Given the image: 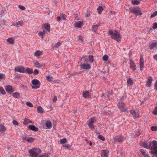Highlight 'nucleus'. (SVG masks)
Instances as JSON below:
<instances>
[{"instance_id":"40","label":"nucleus","mask_w":157,"mask_h":157,"mask_svg":"<svg viewBox=\"0 0 157 157\" xmlns=\"http://www.w3.org/2000/svg\"><path fill=\"white\" fill-rule=\"evenodd\" d=\"M34 64L35 66L37 68H40L42 66L41 64L37 62L35 63Z\"/></svg>"},{"instance_id":"34","label":"nucleus","mask_w":157,"mask_h":157,"mask_svg":"<svg viewBox=\"0 0 157 157\" xmlns=\"http://www.w3.org/2000/svg\"><path fill=\"white\" fill-rule=\"evenodd\" d=\"M60 143L61 144H64L67 143V141L66 138H64L61 139L60 141Z\"/></svg>"},{"instance_id":"47","label":"nucleus","mask_w":157,"mask_h":157,"mask_svg":"<svg viewBox=\"0 0 157 157\" xmlns=\"http://www.w3.org/2000/svg\"><path fill=\"white\" fill-rule=\"evenodd\" d=\"M89 59L90 62L93 63V56L90 55L89 56Z\"/></svg>"},{"instance_id":"60","label":"nucleus","mask_w":157,"mask_h":157,"mask_svg":"<svg viewBox=\"0 0 157 157\" xmlns=\"http://www.w3.org/2000/svg\"><path fill=\"white\" fill-rule=\"evenodd\" d=\"M34 74H38L39 73V71L37 69H35L34 71Z\"/></svg>"},{"instance_id":"10","label":"nucleus","mask_w":157,"mask_h":157,"mask_svg":"<svg viewBox=\"0 0 157 157\" xmlns=\"http://www.w3.org/2000/svg\"><path fill=\"white\" fill-rule=\"evenodd\" d=\"M149 48L151 49H155L157 48V41H154L150 43Z\"/></svg>"},{"instance_id":"58","label":"nucleus","mask_w":157,"mask_h":157,"mask_svg":"<svg viewBox=\"0 0 157 157\" xmlns=\"http://www.w3.org/2000/svg\"><path fill=\"white\" fill-rule=\"evenodd\" d=\"M28 136H24L23 137L22 140L24 142H25V141H27V139Z\"/></svg>"},{"instance_id":"57","label":"nucleus","mask_w":157,"mask_h":157,"mask_svg":"<svg viewBox=\"0 0 157 157\" xmlns=\"http://www.w3.org/2000/svg\"><path fill=\"white\" fill-rule=\"evenodd\" d=\"M26 104L27 105H28V106H29L30 107H33V106L32 104L30 102H27L26 103Z\"/></svg>"},{"instance_id":"41","label":"nucleus","mask_w":157,"mask_h":157,"mask_svg":"<svg viewBox=\"0 0 157 157\" xmlns=\"http://www.w3.org/2000/svg\"><path fill=\"white\" fill-rule=\"evenodd\" d=\"M0 93L3 94H6V92L2 87H0Z\"/></svg>"},{"instance_id":"3","label":"nucleus","mask_w":157,"mask_h":157,"mask_svg":"<svg viewBox=\"0 0 157 157\" xmlns=\"http://www.w3.org/2000/svg\"><path fill=\"white\" fill-rule=\"evenodd\" d=\"M41 152V150L37 148H34L31 149L29 151L30 155L33 157H37L38 154L40 153Z\"/></svg>"},{"instance_id":"61","label":"nucleus","mask_w":157,"mask_h":157,"mask_svg":"<svg viewBox=\"0 0 157 157\" xmlns=\"http://www.w3.org/2000/svg\"><path fill=\"white\" fill-rule=\"evenodd\" d=\"M61 20V17L59 16L57 17V20L58 21H60Z\"/></svg>"},{"instance_id":"36","label":"nucleus","mask_w":157,"mask_h":157,"mask_svg":"<svg viewBox=\"0 0 157 157\" xmlns=\"http://www.w3.org/2000/svg\"><path fill=\"white\" fill-rule=\"evenodd\" d=\"M5 24V21L4 20H1L0 21V27H3Z\"/></svg>"},{"instance_id":"31","label":"nucleus","mask_w":157,"mask_h":157,"mask_svg":"<svg viewBox=\"0 0 157 157\" xmlns=\"http://www.w3.org/2000/svg\"><path fill=\"white\" fill-rule=\"evenodd\" d=\"M12 87L10 86H8L6 87V90L7 91L10 92L12 91Z\"/></svg>"},{"instance_id":"7","label":"nucleus","mask_w":157,"mask_h":157,"mask_svg":"<svg viewBox=\"0 0 157 157\" xmlns=\"http://www.w3.org/2000/svg\"><path fill=\"white\" fill-rule=\"evenodd\" d=\"M118 108L121 110L122 112H125L127 110V108L124 106V103L121 101H119L118 104Z\"/></svg>"},{"instance_id":"54","label":"nucleus","mask_w":157,"mask_h":157,"mask_svg":"<svg viewBox=\"0 0 157 157\" xmlns=\"http://www.w3.org/2000/svg\"><path fill=\"white\" fill-rule=\"evenodd\" d=\"M152 28L154 29H157V23L155 22L153 23Z\"/></svg>"},{"instance_id":"17","label":"nucleus","mask_w":157,"mask_h":157,"mask_svg":"<svg viewBox=\"0 0 157 157\" xmlns=\"http://www.w3.org/2000/svg\"><path fill=\"white\" fill-rule=\"evenodd\" d=\"M24 24V22L22 21H19L16 23V24H13V25L19 27L20 26H22Z\"/></svg>"},{"instance_id":"12","label":"nucleus","mask_w":157,"mask_h":157,"mask_svg":"<svg viewBox=\"0 0 157 157\" xmlns=\"http://www.w3.org/2000/svg\"><path fill=\"white\" fill-rule=\"evenodd\" d=\"M140 70L142 71L143 68L144 67V59L142 56H141L140 57Z\"/></svg>"},{"instance_id":"39","label":"nucleus","mask_w":157,"mask_h":157,"mask_svg":"<svg viewBox=\"0 0 157 157\" xmlns=\"http://www.w3.org/2000/svg\"><path fill=\"white\" fill-rule=\"evenodd\" d=\"M13 97L15 98H18L19 96V94L17 92L14 93L12 94Z\"/></svg>"},{"instance_id":"1","label":"nucleus","mask_w":157,"mask_h":157,"mask_svg":"<svg viewBox=\"0 0 157 157\" xmlns=\"http://www.w3.org/2000/svg\"><path fill=\"white\" fill-rule=\"evenodd\" d=\"M109 33L110 35L111 36V38L116 40L118 42H120L121 41V36L119 32L117 30L113 31L111 30L109 31Z\"/></svg>"},{"instance_id":"6","label":"nucleus","mask_w":157,"mask_h":157,"mask_svg":"<svg viewBox=\"0 0 157 157\" xmlns=\"http://www.w3.org/2000/svg\"><path fill=\"white\" fill-rule=\"evenodd\" d=\"M96 119L95 117L90 118L89 120L88 125L90 128L93 129L94 128L93 123L96 121Z\"/></svg>"},{"instance_id":"18","label":"nucleus","mask_w":157,"mask_h":157,"mask_svg":"<svg viewBox=\"0 0 157 157\" xmlns=\"http://www.w3.org/2000/svg\"><path fill=\"white\" fill-rule=\"evenodd\" d=\"M83 97L85 98H88L89 96V93L88 91H84L82 93Z\"/></svg>"},{"instance_id":"8","label":"nucleus","mask_w":157,"mask_h":157,"mask_svg":"<svg viewBox=\"0 0 157 157\" xmlns=\"http://www.w3.org/2000/svg\"><path fill=\"white\" fill-rule=\"evenodd\" d=\"M15 71L21 73H24L25 72V68L21 66L16 67L15 68Z\"/></svg>"},{"instance_id":"16","label":"nucleus","mask_w":157,"mask_h":157,"mask_svg":"<svg viewBox=\"0 0 157 157\" xmlns=\"http://www.w3.org/2000/svg\"><path fill=\"white\" fill-rule=\"evenodd\" d=\"M152 82V79L151 77L149 78L148 79L147 81V82L146 84V86L147 87H150L151 85Z\"/></svg>"},{"instance_id":"63","label":"nucleus","mask_w":157,"mask_h":157,"mask_svg":"<svg viewBox=\"0 0 157 157\" xmlns=\"http://www.w3.org/2000/svg\"><path fill=\"white\" fill-rule=\"evenodd\" d=\"M57 100V98L56 96H54L53 98V101L54 102L56 101Z\"/></svg>"},{"instance_id":"56","label":"nucleus","mask_w":157,"mask_h":157,"mask_svg":"<svg viewBox=\"0 0 157 157\" xmlns=\"http://www.w3.org/2000/svg\"><path fill=\"white\" fill-rule=\"evenodd\" d=\"M37 157H48V156L45 154H43L40 155H38Z\"/></svg>"},{"instance_id":"49","label":"nucleus","mask_w":157,"mask_h":157,"mask_svg":"<svg viewBox=\"0 0 157 157\" xmlns=\"http://www.w3.org/2000/svg\"><path fill=\"white\" fill-rule=\"evenodd\" d=\"M98 138L99 139H100L102 141H104L105 139V138L102 135H99L98 136Z\"/></svg>"},{"instance_id":"37","label":"nucleus","mask_w":157,"mask_h":157,"mask_svg":"<svg viewBox=\"0 0 157 157\" xmlns=\"http://www.w3.org/2000/svg\"><path fill=\"white\" fill-rule=\"evenodd\" d=\"M46 77L47 80L49 82L52 81L53 79V78L52 77H50L49 75L46 76Z\"/></svg>"},{"instance_id":"50","label":"nucleus","mask_w":157,"mask_h":157,"mask_svg":"<svg viewBox=\"0 0 157 157\" xmlns=\"http://www.w3.org/2000/svg\"><path fill=\"white\" fill-rule=\"evenodd\" d=\"M0 129L2 132H4L6 130V128L4 126L1 125L0 126Z\"/></svg>"},{"instance_id":"19","label":"nucleus","mask_w":157,"mask_h":157,"mask_svg":"<svg viewBox=\"0 0 157 157\" xmlns=\"http://www.w3.org/2000/svg\"><path fill=\"white\" fill-rule=\"evenodd\" d=\"M44 27L48 32H50V24L48 23L44 24Z\"/></svg>"},{"instance_id":"24","label":"nucleus","mask_w":157,"mask_h":157,"mask_svg":"<svg viewBox=\"0 0 157 157\" xmlns=\"http://www.w3.org/2000/svg\"><path fill=\"white\" fill-rule=\"evenodd\" d=\"M98 25H93L92 27V31L94 32H96L98 28Z\"/></svg>"},{"instance_id":"52","label":"nucleus","mask_w":157,"mask_h":157,"mask_svg":"<svg viewBox=\"0 0 157 157\" xmlns=\"http://www.w3.org/2000/svg\"><path fill=\"white\" fill-rule=\"evenodd\" d=\"M18 8L21 10H25V8L22 6L19 5L18 6Z\"/></svg>"},{"instance_id":"22","label":"nucleus","mask_w":157,"mask_h":157,"mask_svg":"<svg viewBox=\"0 0 157 157\" xmlns=\"http://www.w3.org/2000/svg\"><path fill=\"white\" fill-rule=\"evenodd\" d=\"M124 139V137L122 136H120L116 139V141L119 142H122Z\"/></svg>"},{"instance_id":"14","label":"nucleus","mask_w":157,"mask_h":157,"mask_svg":"<svg viewBox=\"0 0 157 157\" xmlns=\"http://www.w3.org/2000/svg\"><path fill=\"white\" fill-rule=\"evenodd\" d=\"M76 28H81L82 26V22L81 21L75 22L74 24Z\"/></svg>"},{"instance_id":"48","label":"nucleus","mask_w":157,"mask_h":157,"mask_svg":"<svg viewBox=\"0 0 157 157\" xmlns=\"http://www.w3.org/2000/svg\"><path fill=\"white\" fill-rule=\"evenodd\" d=\"M61 45V43L59 42H57L56 43V44H55L54 47L56 48H58L60 45Z\"/></svg>"},{"instance_id":"46","label":"nucleus","mask_w":157,"mask_h":157,"mask_svg":"<svg viewBox=\"0 0 157 157\" xmlns=\"http://www.w3.org/2000/svg\"><path fill=\"white\" fill-rule=\"evenodd\" d=\"M30 121H31L27 119H25L24 120V121L23 122V123L24 124L26 125L28 123L30 122Z\"/></svg>"},{"instance_id":"9","label":"nucleus","mask_w":157,"mask_h":157,"mask_svg":"<svg viewBox=\"0 0 157 157\" xmlns=\"http://www.w3.org/2000/svg\"><path fill=\"white\" fill-rule=\"evenodd\" d=\"M81 69H83L86 70L90 69L91 66L88 63H83L80 65Z\"/></svg>"},{"instance_id":"20","label":"nucleus","mask_w":157,"mask_h":157,"mask_svg":"<svg viewBox=\"0 0 157 157\" xmlns=\"http://www.w3.org/2000/svg\"><path fill=\"white\" fill-rule=\"evenodd\" d=\"M47 128H50L52 127V123L49 121H47L44 124Z\"/></svg>"},{"instance_id":"64","label":"nucleus","mask_w":157,"mask_h":157,"mask_svg":"<svg viewBox=\"0 0 157 157\" xmlns=\"http://www.w3.org/2000/svg\"><path fill=\"white\" fill-rule=\"evenodd\" d=\"M154 58L156 60H157V54L154 56Z\"/></svg>"},{"instance_id":"13","label":"nucleus","mask_w":157,"mask_h":157,"mask_svg":"<svg viewBox=\"0 0 157 157\" xmlns=\"http://www.w3.org/2000/svg\"><path fill=\"white\" fill-rule=\"evenodd\" d=\"M130 68L133 71H134L136 70V65L133 61L132 60L130 61Z\"/></svg>"},{"instance_id":"21","label":"nucleus","mask_w":157,"mask_h":157,"mask_svg":"<svg viewBox=\"0 0 157 157\" xmlns=\"http://www.w3.org/2000/svg\"><path fill=\"white\" fill-rule=\"evenodd\" d=\"M42 54V52L37 50L35 53L34 54L35 56L37 57H38Z\"/></svg>"},{"instance_id":"53","label":"nucleus","mask_w":157,"mask_h":157,"mask_svg":"<svg viewBox=\"0 0 157 157\" xmlns=\"http://www.w3.org/2000/svg\"><path fill=\"white\" fill-rule=\"evenodd\" d=\"M5 78V75L4 74L1 73L0 74V79H2Z\"/></svg>"},{"instance_id":"27","label":"nucleus","mask_w":157,"mask_h":157,"mask_svg":"<svg viewBox=\"0 0 157 157\" xmlns=\"http://www.w3.org/2000/svg\"><path fill=\"white\" fill-rule=\"evenodd\" d=\"M25 71L28 74H31L33 72V70L30 69L29 67H27L25 70Z\"/></svg>"},{"instance_id":"11","label":"nucleus","mask_w":157,"mask_h":157,"mask_svg":"<svg viewBox=\"0 0 157 157\" xmlns=\"http://www.w3.org/2000/svg\"><path fill=\"white\" fill-rule=\"evenodd\" d=\"M109 151L108 150H103L101 153L102 157H108Z\"/></svg>"},{"instance_id":"45","label":"nucleus","mask_w":157,"mask_h":157,"mask_svg":"<svg viewBox=\"0 0 157 157\" xmlns=\"http://www.w3.org/2000/svg\"><path fill=\"white\" fill-rule=\"evenodd\" d=\"M128 84L131 85L133 83V81L131 78H129L127 81Z\"/></svg>"},{"instance_id":"5","label":"nucleus","mask_w":157,"mask_h":157,"mask_svg":"<svg viewBox=\"0 0 157 157\" xmlns=\"http://www.w3.org/2000/svg\"><path fill=\"white\" fill-rule=\"evenodd\" d=\"M31 82L32 84L34 85L32 86V89H35L39 88L40 86V82L38 80L34 79Z\"/></svg>"},{"instance_id":"32","label":"nucleus","mask_w":157,"mask_h":157,"mask_svg":"<svg viewBox=\"0 0 157 157\" xmlns=\"http://www.w3.org/2000/svg\"><path fill=\"white\" fill-rule=\"evenodd\" d=\"M37 111L40 113H43V109L40 106H38L37 108Z\"/></svg>"},{"instance_id":"26","label":"nucleus","mask_w":157,"mask_h":157,"mask_svg":"<svg viewBox=\"0 0 157 157\" xmlns=\"http://www.w3.org/2000/svg\"><path fill=\"white\" fill-rule=\"evenodd\" d=\"M29 128L31 130H32L33 131H37V129L36 127L33 125H30L29 126Z\"/></svg>"},{"instance_id":"33","label":"nucleus","mask_w":157,"mask_h":157,"mask_svg":"<svg viewBox=\"0 0 157 157\" xmlns=\"http://www.w3.org/2000/svg\"><path fill=\"white\" fill-rule=\"evenodd\" d=\"M140 131H139L136 133H135V134H133L132 136L133 138H136V137L139 136H140Z\"/></svg>"},{"instance_id":"28","label":"nucleus","mask_w":157,"mask_h":157,"mask_svg":"<svg viewBox=\"0 0 157 157\" xmlns=\"http://www.w3.org/2000/svg\"><path fill=\"white\" fill-rule=\"evenodd\" d=\"M97 10L98 11V13L99 14H101V12L103 10V9L102 7L101 6H99L98 7L97 9Z\"/></svg>"},{"instance_id":"38","label":"nucleus","mask_w":157,"mask_h":157,"mask_svg":"<svg viewBox=\"0 0 157 157\" xmlns=\"http://www.w3.org/2000/svg\"><path fill=\"white\" fill-rule=\"evenodd\" d=\"M132 2L134 5H138L140 3V2L137 0H132Z\"/></svg>"},{"instance_id":"30","label":"nucleus","mask_w":157,"mask_h":157,"mask_svg":"<svg viewBox=\"0 0 157 157\" xmlns=\"http://www.w3.org/2000/svg\"><path fill=\"white\" fill-rule=\"evenodd\" d=\"M8 42L10 44H13L14 43V40L12 38H9L7 40Z\"/></svg>"},{"instance_id":"35","label":"nucleus","mask_w":157,"mask_h":157,"mask_svg":"<svg viewBox=\"0 0 157 157\" xmlns=\"http://www.w3.org/2000/svg\"><path fill=\"white\" fill-rule=\"evenodd\" d=\"M33 138L28 136L27 139V141L29 143H32L34 141Z\"/></svg>"},{"instance_id":"59","label":"nucleus","mask_w":157,"mask_h":157,"mask_svg":"<svg viewBox=\"0 0 157 157\" xmlns=\"http://www.w3.org/2000/svg\"><path fill=\"white\" fill-rule=\"evenodd\" d=\"M13 123L15 125H18V123L15 120L13 121Z\"/></svg>"},{"instance_id":"25","label":"nucleus","mask_w":157,"mask_h":157,"mask_svg":"<svg viewBox=\"0 0 157 157\" xmlns=\"http://www.w3.org/2000/svg\"><path fill=\"white\" fill-rule=\"evenodd\" d=\"M65 149L70 150L71 149V146L69 144H65L62 146Z\"/></svg>"},{"instance_id":"44","label":"nucleus","mask_w":157,"mask_h":157,"mask_svg":"<svg viewBox=\"0 0 157 157\" xmlns=\"http://www.w3.org/2000/svg\"><path fill=\"white\" fill-rule=\"evenodd\" d=\"M151 130L153 131H156L157 130V126H152L151 127Z\"/></svg>"},{"instance_id":"15","label":"nucleus","mask_w":157,"mask_h":157,"mask_svg":"<svg viewBox=\"0 0 157 157\" xmlns=\"http://www.w3.org/2000/svg\"><path fill=\"white\" fill-rule=\"evenodd\" d=\"M142 146L145 148L147 149L151 148V146L150 145V142H149V144H148L147 142L145 141L142 144Z\"/></svg>"},{"instance_id":"62","label":"nucleus","mask_w":157,"mask_h":157,"mask_svg":"<svg viewBox=\"0 0 157 157\" xmlns=\"http://www.w3.org/2000/svg\"><path fill=\"white\" fill-rule=\"evenodd\" d=\"M154 89L157 90V81L155 82L154 86Z\"/></svg>"},{"instance_id":"2","label":"nucleus","mask_w":157,"mask_h":157,"mask_svg":"<svg viewBox=\"0 0 157 157\" xmlns=\"http://www.w3.org/2000/svg\"><path fill=\"white\" fill-rule=\"evenodd\" d=\"M151 153L157 155V141L153 140L150 141Z\"/></svg>"},{"instance_id":"42","label":"nucleus","mask_w":157,"mask_h":157,"mask_svg":"<svg viewBox=\"0 0 157 157\" xmlns=\"http://www.w3.org/2000/svg\"><path fill=\"white\" fill-rule=\"evenodd\" d=\"M60 16L61 17V18L65 20L66 19L67 16L64 14H60Z\"/></svg>"},{"instance_id":"4","label":"nucleus","mask_w":157,"mask_h":157,"mask_svg":"<svg viewBox=\"0 0 157 157\" xmlns=\"http://www.w3.org/2000/svg\"><path fill=\"white\" fill-rule=\"evenodd\" d=\"M130 12L133 13L136 16L141 15L142 14L140 9L138 7L131 8Z\"/></svg>"},{"instance_id":"23","label":"nucleus","mask_w":157,"mask_h":157,"mask_svg":"<svg viewBox=\"0 0 157 157\" xmlns=\"http://www.w3.org/2000/svg\"><path fill=\"white\" fill-rule=\"evenodd\" d=\"M140 153L142 154L144 157H149L148 155L143 150H140Z\"/></svg>"},{"instance_id":"43","label":"nucleus","mask_w":157,"mask_h":157,"mask_svg":"<svg viewBox=\"0 0 157 157\" xmlns=\"http://www.w3.org/2000/svg\"><path fill=\"white\" fill-rule=\"evenodd\" d=\"M108 58V56L107 55H105L102 57L103 60L105 61H107Z\"/></svg>"},{"instance_id":"29","label":"nucleus","mask_w":157,"mask_h":157,"mask_svg":"<svg viewBox=\"0 0 157 157\" xmlns=\"http://www.w3.org/2000/svg\"><path fill=\"white\" fill-rule=\"evenodd\" d=\"M46 33V32L45 30H44L43 31H40L39 32L38 35L39 36H43Z\"/></svg>"},{"instance_id":"55","label":"nucleus","mask_w":157,"mask_h":157,"mask_svg":"<svg viewBox=\"0 0 157 157\" xmlns=\"http://www.w3.org/2000/svg\"><path fill=\"white\" fill-rule=\"evenodd\" d=\"M153 113L154 115H157V106L155 107V108L153 111Z\"/></svg>"},{"instance_id":"51","label":"nucleus","mask_w":157,"mask_h":157,"mask_svg":"<svg viewBox=\"0 0 157 157\" xmlns=\"http://www.w3.org/2000/svg\"><path fill=\"white\" fill-rule=\"evenodd\" d=\"M156 15H157V11L154 12L151 16V18H153Z\"/></svg>"}]
</instances>
